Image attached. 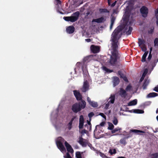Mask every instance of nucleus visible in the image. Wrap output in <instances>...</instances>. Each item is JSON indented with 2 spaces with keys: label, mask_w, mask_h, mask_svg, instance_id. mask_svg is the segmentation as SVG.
Masks as SVG:
<instances>
[{
  "label": "nucleus",
  "mask_w": 158,
  "mask_h": 158,
  "mask_svg": "<svg viewBox=\"0 0 158 158\" xmlns=\"http://www.w3.org/2000/svg\"><path fill=\"white\" fill-rule=\"evenodd\" d=\"M118 32L115 30L112 34V47L113 50L115 53H113L110 59L107 60V62L106 63V65L110 64L113 65L116 62L118 54L116 52V50L118 46V40L119 39V37L118 35Z\"/></svg>",
  "instance_id": "obj_1"
},
{
  "label": "nucleus",
  "mask_w": 158,
  "mask_h": 158,
  "mask_svg": "<svg viewBox=\"0 0 158 158\" xmlns=\"http://www.w3.org/2000/svg\"><path fill=\"white\" fill-rule=\"evenodd\" d=\"M81 100V102L73 104L72 107V110L75 113H77L84 109L86 106V102L83 99H77Z\"/></svg>",
  "instance_id": "obj_2"
},
{
  "label": "nucleus",
  "mask_w": 158,
  "mask_h": 158,
  "mask_svg": "<svg viewBox=\"0 0 158 158\" xmlns=\"http://www.w3.org/2000/svg\"><path fill=\"white\" fill-rule=\"evenodd\" d=\"M79 15V11H77L73 14L71 16L64 17L63 19L66 21L74 22L76 21L78 19Z\"/></svg>",
  "instance_id": "obj_3"
},
{
  "label": "nucleus",
  "mask_w": 158,
  "mask_h": 158,
  "mask_svg": "<svg viewBox=\"0 0 158 158\" xmlns=\"http://www.w3.org/2000/svg\"><path fill=\"white\" fill-rule=\"evenodd\" d=\"M65 141L64 139L61 137L58 138L57 140L56 141V144L58 148L62 152L65 151V149L63 145V143Z\"/></svg>",
  "instance_id": "obj_4"
},
{
  "label": "nucleus",
  "mask_w": 158,
  "mask_h": 158,
  "mask_svg": "<svg viewBox=\"0 0 158 158\" xmlns=\"http://www.w3.org/2000/svg\"><path fill=\"white\" fill-rule=\"evenodd\" d=\"M79 140L78 142L83 147H85L87 146L88 143V140L86 139H84L82 138V135H81L79 137Z\"/></svg>",
  "instance_id": "obj_5"
},
{
  "label": "nucleus",
  "mask_w": 158,
  "mask_h": 158,
  "mask_svg": "<svg viewBox=\"0 0 158 158\" xmlns=\"http://www.w3.org/2000/svg\"><path fill=\"white\" fill-rule=\"evenodd\" d=\"M90 50L94 53H96L99 52L100 47L98 46L92 45L90 47Z\"/></svg>",
  "instance_id": "obj_6"
},
{
  "label": "nucleus",
  "mask_w": 158,
  "mask_h": 158,
  "mask_svg": "<svg viewBox=\"0 0 158 158\" xmlns=\"http://www.w3.org/2000/svg\"><path fill=\"white\" fill-rule=\"evenodd\" d=\"M84 123V119L82 115L80 116L79 120V128L80 129L83 128Z\"/></svg>",
  "instance_id": "obj_7"
},
{
  "label": "nucleus",
  "mask_w": 158,
  "mask_h": 158,
  "mask_svg": "<svg viewBox=\"0 0 158 158\" xmlns=\"http://www.w3.org/2000/svg\"><path fill=\"white\" fill-rule=\"evenodd\" d=\"M64 144L67 151L71 153H73L74 151L71 146L66 141H65Z\"/></svg>",
  "instance_id": "obj_8"
},
{
  "label": "nucleus",
  "mask_w": 158,
  "mask_h": 158,
  "mask_svg": "<svg viewBox=\"0 0 158 158\" xmlns=\"http://www.w3.org/2000/svg\"><path fill=\"white\" fill-rule=\"evenodd\" d=\"M140 10L143 17H146L147 16L148 13V9L146 7L144 6L142 7Z\"/></svg>",
  "instance_id": "obj_9"
},
{
  "label": "nucleus",
  "mask_w": 158,
  "mask_h": 158,
  "mask_svg": "<svg viewBox=\"0 0 158 158\" xmlns=\"http://www.w3.org/2000/svg\"><path fill=\"white\" fill-rule=\"evenodd\" d=\"M131 132H134L137 135H141V133H144L145 132L143 131L138 130L137 129H132L130 131Z\"/></svg>",
  "instance_id": "obj_10"
},
{
  "label": "nucleus",
  "mask_w": 158,
  "mask_h": 158,
  "mask_svg": "<svg viewBox=\"0 0 158 158\" xmlns=\"http://www.w3.org/2000/svg\"><path fill=\"white\" fill-rule=\"evenodd\" d=\"M89 89V85L86 82H85L83 87L82 88V91L83 92H85L88 90Z\"/></svg>",
  "instance_id": "obj_11"
},
{
  "label": "nucleus",
  "mask_w": 158,
  "mask_h": 158,
  "mask_svg": "<svg viewBox=\"0 0 158 158\" xmlns=\"http://www.w3.org/2000/svg\"><path fill=\"white\" fill-rule=\"evenodd\" d=\"M105 21V19L103 17H101L99 18L93 19L92 22H95L98 23H100L104 22Z\"/></svg>",
  "instance_id": "obj_12"
},
{
  "label": "nucleus",
  "mask_w": 158,
  "mask_h": 158,
  "mask_svg": "<svg viewBox=\"0 0 158 158\" xmlns=\"http://www.w3.org/2000/svg\"><path fill=\"white\" fill-rule=\"evenodd\" d=\"M74 31V28L73 27L70 26L68 27L66 29V31L67 33L70 34L73 33Z\"/></svg>",
  "instance_id": "obj_13"
},
{
  "label": "nucleus",
  "mask_w": 158,
  "mask_h": 158,
  "mask_svg": "<svg viewBox=\"0 0 158 158\" xmlns=\"http://www.w3.org/2000/svg\"><path fill=\"white\" fill-rule=\"evenodd\" d=\"M115 99H111L107 103L105 104L104 109L106 110H107L110 104H113L114 103Z\"/></svg>",
  "instance_id": "obj_14"
},
{
  "label": "nucleus",
  "mask_w": 158,
  "mask_h": 158,
  "mask_svg": "<svg viewBox=\"0 0 158 158\" xmlns=\"http://www.w3.org/2000/svg\"><path fill=\"white\" fill-rule=\"evenodd\" d=\"M89 102V104L92 107H97L98 106V104L97 102L93 101H91L90 99H87Z\"/></svg>",
  "instance_id": "obj_15"
},
{
  "label": "nucleus",
  "mask_w": 158,
  "mask_h": 158,
  "mask_svg": "<svg viewBox=\"0 0 158 158\" xmlns=\"http://www.w3.org/2000/svg\"><path fill=\"white\" fill-rule=\"evenodd\" d=\"M151 103V102L150 101H148L142 103L141 105V107L142 108H145L147 106L150 105Z\"/></svg>",
  "instance_id": "obj_16"
},
{
  "label": "nucleus",
  "mask_w": 158,
  "mask_h": 158,
  "mask_svg": "<svg viewBox=\"0 0 158 158\" xmlns=\"http://www.w3.org/2000/svg\"><path fill=\"white\" fill-rule=\"evenodd\" d=\"M132 111L134 113L136 114H143L144 113L143 110L139 109H133Z\"/></svg>",
  "instance_id": "obj_17"
},
{
  "label": "nucleus",
  "mask_w": 158,
  "mask_h": 158,
  "mask_svg": "<svg viewBox=\"0 0 158 158\" xmlns=\"http://www.w3.org/2000/svg\"><path fill=\"white\" fill-rule=\"evenodd\" d=\"M74 94L77 99H81V95L77 91H74Z\"/></svg>",
  "instance_id": "obj_18"
},
{
  "label": "nucleus",
  "mask_w": 158,
  "mask_h": 158,
  "mask_svg": "<svg viewBox=\"0 0 158 158\" xmlns=\"http://www.w3.org/2000/svg\"><path fill=\"white\" fill-rule=\"evenodd\" d=\"M126 91L123 89H121L119 92L120 95L122 97H125L127 95Z\"/></svg>",
  "instance_id": "obj_19"
},
{
  "label": "nucleus",
  "mask_w": 158,
  "mask_h": 158,
  "mask_svg": "<svg viewBox=\"0 0 158 158\" xmlns=\"http://www.w3.org/2000/svg\"><path fill=\"white\" fill-rule=\"evenodd\" d=\"M137 99H134V100L128 103V106H132L135 105L137 103Z\"/></svg>",
  "instance_id": "obj_20"
},
{
  "label": "nucleus",
  "mask_w": 158,
  "mask_h": 158,
  "mask_svg": "<svg viewBox=\"0 0 158 158\" xmlns=\"http://www.w3.org/2000/svg\"><path fill=\"white\" fill-rule=\"evenodd\" d=\"M128 137H125L122 139H121L120 140V143L121 144H124V145H126L127 143L126 141V139L128 138Z\"/></svg>",
  "instance_id": "obj_21"
},
{
  "label": "nucleus",
  "mask_w": 158,
  "mask_h": 158,
  "mask_svg": "<svg viewBox=\"0 0 158 158\" xmlns=\"http://www.w3.org/2000/svg\"><path fill=\"white\" fill-rule=\"evenodd\" d=\"M114 79V86L118 84L119 82V79L117 77H113Z\"/></svg>",
  "instance_id": "obj_22"
},
{
  "label": "nucleus",
  "mask_w": 158,
  "mask_h": 158,
  "mask_svg": "<svg viewBox=\"0 0 158 158\" xmlns=\"http://www.w3.org/2000/svg\"><path fill=\"white\" fill-rule=\"evenodd\" d=\"M158 94L156 93H152L149 94L147 96L148 98H152L157 96Z\"/></svg>",
  "instance_id": "obj_23"
},
{
  "label": "nucleus",
  "mask_w": 158,
  "mask_h": 158,
  "mask_svg": "<svg viewBox=\"0 0 158 158\" xmlns=\"http://www.w3.org/2000/svg\"><path fill=\"white\" fill-rule=\"evenodd\" d=\"M87 123L88 124H86L85 125V127H87V129L89 131H91V124L90 122V121H89L87 120Z\"/></svg>",
  "instance_id": "obj_24"
},
{
  "label": "nucleus",
  "mask_w": 158,
  "mask_h": 158,
  "mask_svg": "<svg viewBox=\"0 0 158 158\" xmlns=\"http://www.w3.org/2000/svg\"><path fill=\"white\" fill-rule=\"evenodd\" d=\"M148 53V52H145L143 55V56L142 58V61L143 62H145V59L147 56V55Z\"/></svg>",
  "instance_id": "obj_25"
},
{
  "label": "nucleus",
  "mask_w": 158,
  "mask_h": 158,
  "mask_svg": "<svg viewBox=\"0 0 158 158\" xmlns=\"http://www.w3.org/2000/svg\"><path fill=\"white\" fill-rule=\"evenodd\" d=\"M121 128H120L119 127H117L114 129H113L111 131L112 133H114L118 131L119 132H120V131L121 130Z\"/></svg>",
  "instance_id": "obj_26"
},
{
  "label": "nucleus",
  "mask_w": 158,
  "mask_h": 158,
  "mask_svg": "<svg viewBox=\"0 0 158 158\" xmlns=\"http://www.w3.org/2000/svg\"><path fill=\"white\" fill-rule=\"evenodd\" d=\"M114 126V125L111 123H108V129L110 130H113Z\"/></svg>",
  "instance_id": "obj_27"
},
{
  "label": "nucleus",
  "mask_w": 158,
  "mask_h": 158,
  "mask_svg": "<svg viewBox=\"0 0 158 158\" xmlns=\"http://www.w3.org/2000/svg\"><path fill=\"white\" fill-rule=\"evenodd\" d=\"M139 44L140 47H142L143 45L144 44V41L141 39H139Z\"/></svg>",
  "instance_id": "obj_28"
},
{
  "label": "nucleus",
  "mask_w": 158,
  "mask_h": 158,
  "mask_svg": "<svg viewBox=\"0 0 158 158\" xmlns=\"http://www.w3.org/2000/svg\"><path fill=\"white\" fill-rule=\"evenodd\" d=\"M151 158H158V152L152 154L151 155Z\"/></svg>",
  "instance_id": "obj_29"
},
{
  "label": "nucleus",
  "mask_w": 158,
  "mask_h": 158,
  "mask_svg": "<svg viewBox=\"0 0 158 158\" xmlns=\"http://www.w3.org/2000/svg\"><path fill=\"white\" fill-rule=\"evenodd\" d=\"M112 122L114 125H116L118 123V121L116 117H114Z\"/></svg>",
  "instance_id": "obj_30"
},
{
  "label": "nucleus",
  "mask_w": 158,
  "mask_h": 158,
  "mask_svg": "<svg viewBox=\"0 0 158 158\" xmlns=\"http://www.w3.org/2000/svg\"><path fill=\"white\" fill-rule=\"evenodd\" d=\"M76 157L77 158H82L81 156L80 152H76Z\"/></svg>",
  "instance_id": "obj_31"
},
{
  "label": "nucleus",
  "mask_w": 158,
  "mask_h": 158,
  "mask_svg": "<svg viewBox=\"0 0 158 158\" xmlns=\"http://www.w3.org/2000/svg\"><path fill=\"white\" fill-rule=\"evenodd\" d=\"M114 21H115V19L113 17L111 18V24H110V29H111L112 27H113V25L114 23Z\"/></svg>",
  "instance_id": "obj_32"
},
{
  "label": "nucleus",
  "mask_w": 158,
  "mask_h": 158,
  "mask_svg": "<svg viewBox=\"0 0 158 158\" xmlns=\"http://www.w3.org/2000/svg\"><path fill=\"white\" fill-rule=\"evenodd\" d=\"M94 115V113L93 112H91L88 114V116L89 118L90 121L91 120L92 117Z\"/></svg>",
  "instance_id": "obj_33"
},
{
  "label": "nucleus",
  "mask_w": 158,
  "mask_h": 158,
  "mask_svg": "<svg viewBox=\"0 0 158 158\" xmlns=\"http://www.w3.org/2000/svg\"><path fill=\"white\" fill-rule=\"evenodd\" d=\"M102 69L105 71L106 72H112V70H110L109 69H108L105 66H103L102 67Z\"/></svg>",
  "instance_id": "obj_34"
},
{
  "label": "nucleus",
  "mask_w": 158,
  "mask_h": 158,
  "mask_svg": "<svg viewBox=\"0 0 158 158\" xmlns=\"http://www.w3.org/2000/svg\"><path fill=\"white\" fill-rule=\"evenodd\" d=\"M131 89V86L130 85H128L126 88V92L130 91Z\"/></svg>",
  "instance_id": "obj_35"
},
{
  "label": "nucleus",
  "mask_w": 158,
  "mask_h": 158,
  "mask_svg": "<svg viewBox=\"0 0 158 158\" xmlns=\"http://www.w3.org/2000/svg\"><path fill=\"white\" fill-rule=\"evenodd\" d=\"M73 123V122H70L69 123H68V128L69 130H70L72 128V124Z\"/></svg>",
  "instance_id": "obj_36"
},
{
  "label": "nucleus",
  "mask_w": 158,
  "mask_h": 158,
  "mask_svg": "<svg viewBox=\"0 0 158 158\" xmlns=\"http://www.w3.org/2000/svg\"><path fill=\"white\" fill-rule=\"evenodd\" d=\"M154 44L155 46H157L158 45V39L156 38L155 39L154 41Z\"/></svg>",
  "instance_id": "obj_37"
},
{
  "label": "nucleus",
  "mask_w": 158,
  "mask_h": 158,
  "mask_svg": "<svg viewBox=\"0 0 158 158\" xmlns=\"http://www.w3.org/2000/svg\"><path fill=\"white\" fill-rule=\"evenodd\" d=\"M99 114L105 119H106V115L103 113H100Z\"/></svg>",
  "instance_id": "obj_38"
},
{
  "label": "nucleus",
  "mask_w": 158,
  "mask_h": 158,
  "mask_svg": "<svg viewBox=\"0 0 158 158\" xmlns=\"http://www.w3.org/2000/svg\"><path fill=\"white\" fill-rule=\"evenodd\" d=\"M148 70L147 69H145L144 71V73L143 74V77H144V76H145V75L148 72Z\"/></svg>",
  "instance_id": "obj_39"
},
{
  "label": "nucleus",
  "mask_w": 158,
  "mask_h": 158,
  "mask_svg": "<svg viewBox=\"0 0 158 158\" xmlns=\"http://www.w3.org/2000/svg\"><path fill=\"white\" fill-rule=\"evenodd\" d=\"M87 131L86 130L84 129L81 131V133L82 135H84V134H86L87 133Z\"/></svg>",
  "instance_id": "obj_40"
},
{
  "label": "nucleus",
  "mask_w": 158,
  "mask_h": 158,
  "mask_svg": "<svg viewBox=\"0 0 158 158\" xmlns=\"http://www.w3.org/2000/svg\"><path fill=\"white\" fill-rule=\"evenodd\" d=\"M142 51H145L146 50V48L145 47V45L144 44L142 47H140Z\"/></svg>",
  "instance_id": "obj_41"
},
{
  "label": "nucleus",
  "mask_w": 158,
  "mask_h": 158,
  "mask_svg": "<svg viewBox=\"0 0 158 158\" xmlns=\"http://www.w3.org/2000/svg\"><path fill=\"white\" fill-rule=\"evenodd\" d=\"M64 157L65 158H72L69 154L68 152L67 153L66 156Z\"/></svg>",
  "instance_id": "obj_42"
},
{
  "label": "nucleus",
  "mask_w": 158,
  "mask_h": 158,
  "mask_svg": "<svg viewBox=\"0 0 158 158\" xmlns=\"http://www.w3.org/2000/svg\"><path fill=\"white\" fill-rule=\"evenodd\" d=\"M149 83V80H146L145 81L143 85H147Z\"/></svg>",
  "instance_id": "obj_43"
},
{
  "label": "nucleus",
  "mask_w": 158,
  "mask_h": 158,
  "mask_svg": "<svg viewBox=\"0 0 158 158\" xmlns=\"http://www.w3.org/2000/svg\"><path fill=\"white\" fill-rule=\"evenodd\" d=\"M106 10H107L106 9H100L99 10V11L101 12H106Z\"/></svg>",
  "instance_id": "obj_44"
},
{
  "label": "nucleus",
  "mask_w": 158,
  "mask_h": 158,
  "mask_svg": "<svg viewBox=\"0 0 158 158\" xmlns=\"http://www.w3.org/2000/svg\"><path fill=\"white\" fill-rule=\"evenodd\" d=\"M115 98V95L114 94L111 95L110 97V99H114Z\"/></svg>",
  "instance_id": "obj_45"
},
{
  "label": "nucleus",
  "mask_w": 158,
  "mask_h": 158,
  "mask_svg": "<svg viewBox=\"0 0 158 158\" xmlns=\"http://www.w3.org/2000/svg\"><path fill=\"white\" fill-rule=\"evenodd\" d=\"M109 153L111 155H112L113 154V152H112V150L111 149H110L109 151Z\"/></svg>",
  "instance_id": "obj_46"
},
{
  "label": "nucleus",
  "mask_w": 158,
  "mask_h": 158,
  "mask_svg": "<svg viewBox=\"0 0 158 158\" xmlns=\"http://www.w3.org/2000/svg\"><path fill=\"white\" fill-rule=\"evenodd\" d=\"M154 90L155 91L158 92V86H157L156 87H155L154 89Z\"/></svg>",
  "instance_id": "obj_47"
},
{
  "label": "nucleus",
  "mask_w": 158,
  "mask_h": 158,
  "mask_svg": "<svg viewBox=\"0 0 158 158\" xmlns=\"http://www.w3.org/2000/svg\"><path fill=\"white\" fill-rule=\"evenodd\" d=\"M76 117L75 116H73L72 118H71L70 122H73V121L74 120V119L76 118Z\"/></svg>",
  "instance_id": "obj_48"
},
{
  "label": "nucleus",
  "mask_w": 158,
  "mask_h": 158,
  "mask_svg": "<svg viewBox=\"0 0 158 158\" xmlns=\"http://www.w3.org/2000/svg\"><path fill=\"white\" fill-rule=\"evenodd\" d=\"M105 124V122H102L100 123V125L101 126H103Z\"/></svg>",
  "instance_id": "obj_49"
},
{
  "label": "nucleus",
  "mask_w": 158,
  "mask_h": 158,
  "mask_svg": "<svg viewBox=\"0 0 158 158\" xmlns=\"http://www.w3.org/2000/svg\"><path fill=\"white\" fill-rule=\"evenodd\" d=\"M156 23L157 25H158V15H156Z\"/></svg>",
  "instance_id": "obj_50"
},
{
  "label": "nucleus",
  "mask_w": 158,
  "mask_h": 158,
  "mask_svg": "<svg viewBox=\"0 0 158 158\" xmlns=\"http://www.w3.org/2000/svg\"><path fill=\"white\" fill-rule=\"evenodd\" d=\"M121 77H122L123 79H124V80L126 81H127V78L125 77H122V76H121Z\"/></svg>",
  "instance_id": "obj_51"
},
{
  "label": "nucleus",
  "mask_w": 158,
  "mask_h": 158,
  "mask_svg": "<svg viewBox=\"0 0 158 158\" xmlns=\"http://www.w3.org/2000/svg\"><path fill=\"white\" fill-rule=\"evenodd\" d=\"M85 40L86 41H87L88 42H89L91 41V40L90 39H85Z\"/></svg>",
  "instance_id": "obj_52"
},
{
  "label": "nucleus",
  "mask_w": 158,
  "mask_h": 158,
  "mask_svg": "<svg viewBox=\"0 0 158 158\" xmlns=\"http://www.w3.org/2000/svg\"><path fill=\"white\" fill-rule=\"evenodd\" d=\"M152 57V55H151V54L149 53V56H148V59L150 60Z\"/></svg>",
  "instance_id": "obj_53"
},
{
  "label": "nucleus",
  "mask_w": 158,
  "mask_h": 158,
  "mask_svg": "<svg viewBox=\"0 0 158 158\" xmlns=\"http://www.w3.org/2000/svg\"><path fill=\"white\" fill-rule=\"evenodd\" d=\"M113 154H115L116 153V150L115 149H113Z\"/></svg>",
  "instance_id": "obj_54"
},
{
  "label": "nucleus",
  "mask_w": 158,
  "mask_h": 158,
  "mask_svg": "<svg viewBox=\"0 0 158 158\" xmlns=\"http://www.w3.org/2000/svg\"><path fill=\"white\" fill-rule=\"evenodd\" d=\"M152 50V47H151L150 48V53L151 54V52Z\"/></svg>",
  "instance_id": "obj_55"
},
{
  "label": "nucleus",
  "mask_w": 158,
  "mask_h": 158,
  "mask_svg": "<svg viewBox=\"0 0 158 158\" xmlns=\"http://www.w3.org/2000/svg\"><path fill=\"white\" fill-rule=\"evenodd\" d=\"M155 13L156 14H158V8L155 11Z\"/></svg>",
  "instance_id": "obj_56"
},
{
  "label": "nucleus",
  "mask_w": 158,
  "mask_h": 158,
  "mask_svg": "<svg viewBox=\"0 0 158 158\" xmlns=\"http://www.w3.org/2000/svg\"><path fill=\"white\" fill-rule=\"evenodd\" d=\"M129 31H131L132 30V28L131 27H129Z\"/></svg>",
  "instance_id": "obj_57"
},
{
  "label": "nucleus",
  "mask_w": 158,
  "mask_h": 158,
  "mask_svg": "<svg viewBox=\"0 0 158 158\" xmlns=\"http://www.w3.org/2000/svg\"><path fill=\"white\" fill-rule=\"evenodd\" d=\"M115 3H114L112 4V6H114L115 5Z\"/></svg>",
  "instance_id": "obj_58"
},
{
  "label": "nucleus",
  "mask_w": 158,
  "mask_h": 158,
  "mask_svg": "<svg viewBox=\"0 0 158 158\" xmlns=\"http://www.w3.org/2000/svg\"><path fill=\"white\" fill-rule=\"evenodd\" d=\"M156 113H157L158 112V109H157L156 110Z\"/></svg>",
  "instance_id": "obj_59"
},
{
  "label": "nucleus",
  "mask_w": 158,
  "mask_h": 158,
  "mask_svg": "<svg viewBox=\"0 0 158 158\" xmlns=\"http://www.w3.org/2000/svg\"><path fill=\"white\" fill-rule=\"evenodd\" d=\"M156 118L157 120L158 121V115L157 116Z\"/></svg>",
  "instance_id": "obj_60"
}]
</instances>
